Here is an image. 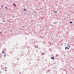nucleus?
<instances>
[{
  "label": "nucleus",
  "instance_id": "cd10ccee",
  "mask_svg": "<svg viewBox=\"0 0 74 74\" xmlns=\"http://www.w3.org/2000/svg\"><path fill=\"white\" fill-rule=\"evenodd\" d=\"M0 33H1V32H0Z\"/></svg>",
  "mask_w": 74,
  "mask_h": 74
},
{
  "label": "nucleus",
  "instance_id": "b1692460",
  "mask_svg": "<svg viewBox=\"0 0 74 74\" xmlns=\"http://www.w3.org/2000/svg\"><path fill=\"white\" fill-rule=\"evenodd\" d=\"M5 69H6V67H5Z\"/></svg>",
  "mask_w": 74,
  "mask_h": 74
},
{
  "label": "nucleus",
  "instance_id": "dca6fc26",
  "mask_svg": "<svg viewBox=\"0 0 74 74\" xmlns=\"http://www.w3.org/2000/svg\"><path fill=\"white\" fill-rule=\"evenodd\" d=\"M56 23H55V24H56Z\"/></svg>",
  "mask_w": 74,
  "mask_h": 74
},
{
  "label": "nucleus",
  "instance_id": "412c9836",
  "mask_svg": "<svg viewBox=\"0 0 74 74\" xmlns=\"http://www.w3.org/2000/svg\"><path fill=\"white\" fill-rule=\"evenodd\" d=\"M34 13V14H36V12H35Z\"/></svg>",
  "mask_w": 74,
  "mask_h": 74
},
{
  "label": "nucleus",
  "instance_id": "0eeeda50",
  "mask_svg": "<svg viewBox=\"0 0 74 74\" xmlns=\"http://www.w3.org/2000/svg\"><path fill=\"white\" fill-rule=\"evenodd\" d=\"M25 10H26V9H25V8L24 9V11H25Z\"/></svg>",
  "mask_w": 74,
  "mask_h": 74
},
{
  "label": "nucleus",
  "instance_id": "9d476101",
  "mask_svg": "<svg viewBox=\"0 0 74 74\" xmlns=\"http://www.w3.org/2000/svg\"><path fill=\"white\" fill-rule=\"evenodd\" d=\"M14 6L15 7V6H16V5L15 4H14Z\"/></svg>",
  "mask_w": 74,
  "mask_h": 74
},
{
  "label": "nucleus",
  "instance_id": "393cba45",
  "mask_svg": "<svg viewBox=\"0 0 74 74\" xmlns=\"http://www.w3.org/2000/svg\"><path fill=\"white\" fill-rule=\"evenodd\" d=\"M5 71H6V70H5Z\"/></svg>",
  "mask_w": 74,
  "mask_h": 74
},
{
  "label": "nucleus",
  "instance_id": "4be33fe9",
  "mask_svg": "<svg viewBox=\"0 0 74 74\" xmlns=\"http://www.w3.org/2000/svg\"><path fill=\"white\" fill-rule=\"evenodd\" d=\"M40 37H42V36H40Z\"/></svg>",
  "mask_w": 74,
  "mask_h": 74
},
{
  "label": "nucleus",
  "instance_id": "c756f323",
  "mask_svg": "<svg viewBox=\"0 0 74 74\" xmlns=\"http://www.w3.org/2000/svg\"><path fill=\"white\" fill-rule=\"evenodd\" d=\"M18 60H19V59H18Z\"/></svg>",
  "mask_w": 74,
  "mask_h": 74
},
{
  "label": "nucleus",
  "instance_id": "f03ea898",
  "mask_svg": "<svg viewBox=\"0 0 74 74\" xmlns=\"http://www.w3.org/2000/svg\"><path fill=\"white\" fill-rule=\"evenodd\" d=\"M53 12H55V13H56V12H57V11H53Z\"/></svg>",
  "mask_w": 74,
  "mask_h": 74
},
{
  "label": "nucleus",
  "instance_id": "a211bd4d",
  "mask_svg": "<svg viewBox=\"0 0 74 74\" xmlns=\"http://www.w3.org/2000/svg\"><path fill=\"white\" fill-rule=\"evenodd\" d=\"M35 47L36 48V46H35Z\"/></svg>",
  "mask_w": 74,
  "mask_h": 74
},
{
  "label": "nucleus",
  "instance_id": "2f4dec72",
  "mask_svg": "<svg viewBox=\"0 0 74 74\" xmlns=\"http://www.w3.org/2000/svg\"><path fill=\"white\" fill-rule=\"evenodd\" d=\"M32 14H33V13H32Z\"/></svg>",
  "mask_w": 74,
  "mask_h": 74
},
{
  "label": "nucleus",
  "instance_id": "2eb2a0df",
  "mask_svg": "<svg viewBox=\"0 0 74 74\" xmlns=\"http://www.w3.org/2000/svg\"><path fill=\"white\" fill-rule=\"evenodd\" d=\"M68 49H69V48H67Z\"/></svg>",
  "mask_w": 74,
  "mask_h": 74
},
{
  "label": "nucleus",
  "instance_id": "f257e3e1",
  "mask_svg": "<svg viewBox=\"0 0 74 74\" xmlns=\"http://www.w3.org/2000/svg\"><path fill=\"white\" fill-rule=\"evenodd\" d=\"M4 53V51H3L2 52V53L3 54V53Z\"/></svg>",
  "mask_w": 74,
  "mask_h": 74
},
{
  "label": "nucleus",
  "instance_id": "9b49d317",
  "mask_svg": "<svg viewBox=\"0 0 74 74\" xmlns=\"http://www.w3.org/2000/svg\"><path fill=\"white\" fill-rule=\"evenodd\" d=\"M3 22H5V21H3Z\"/></svg>",
  "mask_w": 74,
  "mask_h": 74
},
{
  "label": "nucleus",
  "instance_id": "6e6552de",
  "mask_svg": "<svg viewBox=\"0 0 74 74\" xmlns=\"http://www.w3.org/2000/svg\"><path fill=\"white\" fill-rule=\"evenodd\" d=\"M52 59H54V57H52Z\"/></svg>",
  "mask_w": 74,
  "mask_h": 74
},
{
  "label": "nucleus",
  "instance_id": "4468645a",
  "mask_svg": "<svg viewBox=\"0 0 74 74\" xmlns=\"http://www.w3.org/2000/svg\"><path fill=\"white\" fill-rule=\"evenodd\" d=\"M3 7V5L1 6V7Z\"/></svg>",
  "mask_w": 74,
  "mask_h": 74
},
{
  "label": "nucleus",
  "instance_id": "7c9ffc66",
  "mask_svg": "<svg viewBox=\"0 0 74 74\" xmlns=\"http://www.w3.org/2000/svg\"><path fill=\"white\" fill-rule=\"evenodd\" d=\"M42 54H43V53H42Z\"/></svg>",
  "mask_w": 74,
  "mask_h": 74
},
{
  "label": "nucleus",
  "instance_id": "a878e982",
  "mask_svg": "<svg viewBox=\"0 0 74 74\" xmlns=\"http://www.w3.org/2000/svg\"><path fill=\"white\" fill-rule=\"evenodd\" d=\"M47 73H49V72H47Z\"/></svg>",
  "mask_w": 74,
  "mask_h": 74
},
{
  "label": "nucleus",
  "instance_id": "5701e85b",
  "mask_svg": "<svg viewBox=\"0 0 74 74\" xmlns=\"http://www.w3.org/2000/svg\"><path fill=\"white\" fill-rule=\"evenodd\" d=\"M25 11H26V10H25Z\"/></svg>",
  "mask_w": 74,
  "mask_h": 74
},
{
  "label": "nucleus",
  "instance_id": "aec40b11",
  "mask_svg": "<svg viewBox=\"0 0 74 74\" xmlns=\"http://www.w3.org/2000/svg\"><path fill=\"white\" fill-rule=\"evenodd\" d=\"M31 12V11H30L29 12Z\"/></svg>",
  "mask_w": 74,
  "mask_h": 74
},
{
  "label": "nucleus",
  "instance_id": "c85d7f7f",
  "mask_svg": "<svg viewBox=\"0 0 74 74\" xmlns=\"http://www.w3.org/2000/svg\"><path fill=\"white\" fill-rule=\"evenodd\" d=\"M54 24H55V23H54Z\"/></svg>",
  "mask_w": 74,
  "mask_h": 74
},
{
  "label": "nucleus",
  "instance_id": "f8f14e48",
  "mask_svg": "<svg viewBox=\"0 0 74 74\" xmlns=\"http://www.w3.org/2000/svg\"><path fill=\"white\" fill-rule=\"evenodd\" d=\"M58 55L57 54V55H56V56H58Z\"/></svg>",
  "mask_w": 74,
  "mask_h": 74
},
{
  "label": "nucleus",
  "instance_id": "f3484780",
  "mask_svg": "<svg viewBox=\"0 0 74 74\" xmlns=\"http://www.w3.org/2000/svg\"><path fill=\"white\" fill-rule=\"evenodd\" d=\"M1 73V71L0 72V73Z\"/></svg>",
  "mask_w": 74,
  "mask_h": 74
},
{
  "label": "nucleus",
  "instance_id": "20e7f679",
  "mask_svg": "<svg viewBox=\"0 0 74 74\" xmlns=\"http://www.w3.org/2000/svg\"><path fill=\"white\" fill-rule=\"evenodd\" d=\"M67 47H66L65 48V49H67Z\"/></svg>",
  "mask_w": 74,
  "mask_h": 74
},
{
  "label": "nucleus",
  "instance_id": "1a4fd4ad",
  "mask_svg": "<svg viewBox=\"0 0 74 74\" xmlns=\"http://www.w3.org/2000/svg\"><path fill=\"white\" fill-rule=\"evenodd\" d=\"M5 56H6V55H5V54L4 55V57H5Z\"/></svg>",
  "mask_w": 74,
  "mask_h": 74
},
{
  "label": "nucleus",
  "instance_id": "ddd939ff",
  "mask_svg": "<svg viewBox=\"0 0 74 74\" xmlns=\"http://www.w3.org/2000/svg\"><path fill=\"white\" fill-rule=\"evenodd\" d=\"M33 12H35V11H34V10H33Z\"/></svg>",
  "mask_w": 74,
  "mask_h": 74
},
{
  "label": "nucleus",
  "instance_id": "39448f33",
  "mask_svg": "<svg viewBox=\"0 0 74 74\" xmlns=\"http://www.w3.org/2000/svg\"><path fill=\"white\" fill-rule=\"evenodd\" d=\"M69 23H73V22H70Z\"/></svg>",
  "mask_w": 74,
  "mask_h": 74
},
{
  "label": "nucleus",
  "instance_id": "6ab92c4d",
  "mask_svg": "<svg viewBox=\"0 0 74 74\" xmlns=\"http://www.w3.org/2000/svg\"><path fill=\"white\" fill-rule=\"evenodd\" d=\"M69 48H70V46H69Z\"/></svg>",
  "mask_w": 74,
  "mask_h": 74
},
{
  "label": "nucleus",
  "instance_id": "bb28decb",
  "mask_svg": "<svg viewBox=\"0 0 74 74\" xmlns=\"http://www.w3.org/2000/svg\"><path fill=\"white\" fill-rule=\"evenodd\" d=\"M7 10H8V9H7Z\"/></svg>",
  "mask_w": 74,
  "mask_h": 74
},
{
  "label": "nucleus",
  "instance_id": "7ed1b4c3",
  "mask_svg": "<svg viewBox=\"0 0 74 74\" xmlns=\"http://www.w3.org/2000/svg\"><path fill=\"white\" fill-rule=\"evenodd\" d=\"M36 48H38V46H37V47H36Z\"/></svg>",
  "mask_w": 74,
  "mask_h": 74
},
{
  "label": "nucleus",
  "instance_id": "423d86ee",
  "mask_svg": "<svg viewBox=\"0 0 74 74\" xmlns=\"http://www.w3.org/2000/svg\"><path fill=\"white\" fill-rule=\"evenodd\" d=\"M5 8H6V9H7V8H8L7 7V6L5 7Z\"/></svg>",
  "mask_w": 74,
  "mask_h": 74
}]
</instances>
